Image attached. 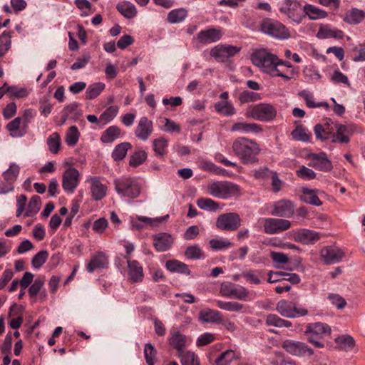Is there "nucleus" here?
Listing matches in <instances>:
<instances>
[{"label": "nucleus", "mask_w": 365, "mask_h": 365, "mask_svg": "<svg viewBox=\"0 0 365 365\" xmlns=\"http://www.w3.org/2000/svg\"><path fill=\"white\" fill-rule=\"evenodd\" d=\"M19 172V166L11 163L9 168L3 173L4 181L0 183V194H6L14 190L13 184L16 180Z\"/></svg>", "instance_id": "nucleus-14"}, {"label": "nucleus", "mask_w": 365, "mask_h": 365, "mask_svg": "<svg viewBox=\"0 0 365 365\" xmlns=\"http://www.w3.org/2000/svg\"><path fill=\"white\" fill-rule=\"evenodd\" d=\"M147 159V153L145 150H135L130 156L129 165L131 167H138L143 164Z\"/></svg>", "instance_id": "nucleus-54"}, {"label": "nucleus", "mask_w": 365, "mask_h": 365, "mask_svg": "<svg viewBox=\"0 0 365 365\" xmlns=\"http://www.w3.org/2000/svg\"><path fill=\"white\" fill-rule=\"evenodd\" d=\"M335 342L345 351L351 350L355 345L354 338L349 335H342L335 339Z\"/></svg>", "instance_id": "nucleus-50"}, {"label": "nucleus", "mask_w": 365, "mask_h": 365, "mask_svg": "<svg viewBox=\"0 0 365 365\" xmlns=\"http://www.w3.org/2000/svg\"><path fill=\"white\" fill-rule=\"evenodd\" d=\"M240 51V48L232 45H221L213 48L210 51V55L215 58L224 61L226 58L232 57Z\"/></svg>", "instance_id": "nucleus-23"}, {"label": "nucleus", "mask_w": 365, "mask_h": 365, "mask_svg": "<svg viewBox=\"0 0 365 365\" xmlns=\"http://www.w3.org/2000/svg\"><path fill=\"white\" fill-rule=\"evenodd\" d=\"M316 36L319 39L331 38L342 39L344 34L341 30L332 29L329 24H321Z\"/></svg>", "instance_id": "nucleus-26"}, {"label": "nucleus", "mask_w": 365, "mask_h": 365, "mask_svg": "<svg viewBox=\"0 0 365 365\" xmlns=\"http://www.w3.org/2000/svg\"><path fill=\"white\" fill-rule=\"evenodd\" d=\"M41 205V198L38 195L33 196L29 202L26 210V216L32 217L36 215L40 210Z\"/></svg>", "instance_id": "nucleus-44"}, {"label": "nucleus", "mask_w": 365, "mask_h": 365, "mask_svg": "<svg viewBox=\"0 0 365 365\" xmlns=\"http://www.w3.org/2000/svg\"><path fill=\"white\" fill-rule=\"evenodd\" d=\"M278 9L282 15L297 24L305 19L304 6L299 0H283L278 4Z\"/></svg>", "instance_id": "nucleus-3"}, {"label": "nucleus", "mask_w": 365, "mask_h": 365, "mask_svg": "<svg viewBox=\"0 0 365 365\" xmlns=\"http://www.w3.org/2000/svg\"><path fill=\"white\" fill-rule=\"evenodd\" d=\"M187 16V11L185 9H178L170 11L168 15V21L172 24H176L182 21Z\"/></svg>", "instance_id": "nucleus-43"}, {"label": "nucleus", "mask_w": 365, "mask_h": 365, "mask_svg": "<svg viewBox=\"0 0 365 365\" xmlns=\"http://www.w3.org/2000/svg\"><path fill=\"white\" fill-rule=\"evenodd\" d=\"M209 244L213 250H225L232 246V243L228 240L222 239H212L210 240Z\"/></svg>", "instance_id": "nucleus-62"}, {"label": "nucleus", "mask_w": 365, "mask_h": 365, "mask_svg": "<svg viewBox=\"0 0 365 365\" xmlns=\"http://www.w3.org/2000/svg\"><path fill=\"white\" fill-rule=\"evenodd\" d=\"M335 128L336 133L332 135L331 143H349L350 142V137L355 133L356 127L351 123H336Z\"/></svg>", "instance_id": "nucleus-15"}, {"label": "nucleus", "mask_w": 365, "mask_h": 365, "mask_svg": "<svg viewBox=\"0 0 365 365\" xmlns=\"http://www.w3.org/2000/svg\"><path fill=\"white\" fill-rule=\"evenodd\" d=\"M80 133L76 126L72 125L66 133V143L69 146L75 145L79 139Z\"/></svg>", "instance_id": "nucleus-57"}, {"label": "nucleus", "mask_w": 365, "mask_h": 365, "mask_svg": "<svg viewBox=\"0 0 365 365\" xmlns=\"http://www.w3.org/2000/svg\"><path fill=\"white\" fill-rule=\"evenodd\" d=\"M208 192L213 197L227 199L240 194V187L229 181H217L207 187Z\"/></svg>", "instance_id": "nucleus-6"}, {"label": "nucleus", "mask_w": 365, "mask_h": 365, "mask_svg": "<svg viewBox=\"0 0 365 365\" xmlns=\"http://www.w3.org/2000/svg\"><path fill=\"white\" fill-rule=\"evenodd\" d=\"M49 151L53 154H57L61 146L60 135L58 133H53L47 139Z\"/></svg>", "instance_id": "nucleus-53"}, {"label": "nucleus", "mask_w": 365, "mask_h": 365, "mask_svg": "<svg viewBox=\"0 0 365 365\" xmlns=\"http://www.w3.org/2000/svg\"><path fill=\"white\" fill-rule=\"evenodd\" d=\"M157 351L154 346L148 343L144 347V356L148 365H154L156 358Z\"/></svg>", "instance_id": "nucleus-59"}, {"label": "nucleus", "mask_w": 365, "mask_h": 365, "mask_svg": "<svg viewBox=\"0 0 365 365\" xmlns=\"http://www.w3.org/2000/svg\"><path fill=\"white\" fill-rule=\"evenodd\" d=\"M223 35V32L220 29L210 28L200 31L197 38L200 43L207 44L219 41Z\"/></svg>", "instance_id": "nucleus-22"}, {"label": "nucleus", "mask_w": 365, "mask_h": 365, "mask_svg": "<svg viewBox=\"0 0 365 365\" xmlns=\"http://www.w3.org/2000/svg\"><path fill=\"white\" fill-rule=\"evenodd\" d=\"M245 115L256 120L269 122L277 115L276 108L269 103H258L248 107Z\"/></svg>", "instance_id": "nucleus-5"}, {"label": "nucleus", "mask_w": 365, "mask_h": 365, "mask_svg": "<svg viewBox=\"0 0 365 365\" xmlns=\"http://www.w3.org/2000/svg\"><path fill=\"white\" fill-rule=\"evenodd\" d=\"M320 256L326 264H333L341 261L344 252L337 247L327 246L322 249Z\"/></svg>", "instance_id": "nucleus-19"}, {"label": "nucleus", "mask_w": 365, "mask_h": 365, "mask_svg": "<svg viewBox=\"0 0 365 365\" xmlns=\"http://www.w3.org/2000/svg\"><path fill=\"white\" fill-rule=\"evenodd\" d=\"M220 294L225 297L245 300L247 297L249 292L242 286L230 282H225L220 285Z\"/></svg>", "instance_id": "nucleus-12"}, {"label": "nucleus", "mask_w": 365, "mask_h": 365, "mask_svg": "<svg viewBox=\"0 0 365 365\" xmlns=\"http://www.w3.org/2000/svg\"><path fill=\"white\" fill-rule=\"evenodd\" d=\"M178 356L180 358L182 365H200L198 357L190 351L182 353V355Z\"/></svg>", "instance_id": "nucleus-56"}, {"label": "nucleus", "mask_w": 365, "mask_h": 365, "mask_svg": "<svg viewBox=\"0 0 365 365\" xmlns=\"http://www.w3.org/2000/svg\"><path fill=\"white\" fill-rule=\"evenodd\" d=\"M260 31L278 39H287L290 37V32L285 25L268 18L262 21Z\"/></svg>", "instance_id": "nucleus-8"}, {"label": "nucleus", "mask_w": 365, "mask_h": 365, "mask_svg": "<svg viewBox=\"0 0 365 365\" xmlns=\"http://www.w3.org/2000/svg\"><path fill=\"white\" fill-rule=\"evenodd\" d=\"M251 60L254 65L272 76H279L285 81L294 79L297 76V71L294 69L287 70L286 73L281 71L278 68L279 58L264 49L255 51L251 56Z\"/></svg>", "instance_id": "nucleus-1"}, {"label": "nucleus", "mask_w": 365, "mask_h": 365, "mask_svg": "<svg viewBox=\"0 0 365 365\" xmlns=\"http://www.w3.org/2000/svg\"><path fill=\"white\" fill-rule=\"evenodd\" d=\"M235 357V353L232 350H227L221 353L215 359L213 365H227Z\"/></svg>", "instance_id": "nucleus-55"}, {"label": "nucleus", "mask_w": 365, "mask_h": 365, "mask_svg": "<svg viewBox=\"0 0 365 365\" xmlns=\"http://www.w3.org/2000/svg\"><path fill=\"white\" fill-rule=\"evenodd\" d=\"M294 239L297 242L309 245L318 241L320 239V235L319 232L311 230L299 229L294 232Z\"/></svg>", "instance_id": "nucleus-25"}, {"label": "nucleus", "mask_w": 365, "mask_h": 365, "mask_svg": "<svg viewBox=\"0 0 365 365\" xmlns=\"http://www.w3.org/2000/svg\"><path fill=\"white\" fill-rule=\"evenodd\" d=\"M304 11L305 17L308 16L311 20L324 19L328 16V13L326 11L309 4H306L304 6Z\"/></svg>", "instance_id": "nucleus-34"}, {"label": "nucleus", "mask_w": 365, "mask_h": 365, "mask_svg": "<svg viewBox=\"0 0 365 365\" xmlns=\"http://www.w3.org/2000/svg\"><path fill=\"white\" fill-rule=\"evenodd\" d=\"M262 130L261 126L257 123H248L245 122H239L235 123L232 128L231 131H241L245 133H258Z\"/></svg>", "instance_id": "nucleus-36"}, {"label": "nucleus", "mask_w": 365, "mask_h": 365, "mask_svg": "<svg viewBox=\"0 0 365 365\" xmlns=\"http://www.w3.org/2000/svg\"><path fill=\"white\" fill-rule=\"evenodd\" d=\"M260 99V95L257 93L244 91L240 94L239 100L242 103L254 102Z\"/></svg>", "instance_id": "nucleus-63"}, {"label": "nucleus", "mask_w": 365, "mask_h": 365, "mask_svg": "<svg viewBox=\"0 0 365 365\" xmlns=\"http://www.w3.org/2000/svg\"><path fill=\"white\" fill-rule=\"evenodd\" d=\"M314 132L316 136V138L322 141H324L328 140L330 137L332 138V132L328 128H326L324 125H322L321 123H318L315 125L314 127Z\"/></svg>", "instance_id": "nucleus-47"}, {"label": "nucleus", "mask_w": 365, "mask_h": 365, "mask_svg": "<svg viewBox=\"0 0 365 365\" xmlns=\"http://www.w3.org/2000/svg\"><path fill=\"white\" fill-rule=\"evenodd\" d=\"M199 319L206 323H222V314L212 309H205L199 312Z\"/></svg>", "instance_id": "nucleus-30"}, {"label": "nucleus", "mask_w": 365, "mask_h": 365, "mask_svg": "<svg viewBox=\"0 0 365 365\" xmlns=\"http://www.w3.org/2000/svg\"><path fill=\"white\" fill-rule=\"evenodd\" d=\"M80 182V173L75 168H69L62 176V187L68 193H73Z\"/></svg>", "instance_id": "nucleus-17"}, {"label": "nucleus", "mask_w": 365, "mask_h": 365, "mask_svg": "<svg viewBox=\"0 0 365 365\" xmlns=\"http://www.w3.org/2000/svg\"><path fill=\"white\" fill-rule=\"evenodd\" d=\"M270 257L274 263V267L279 268L281 264H287L289 262L287 255L282 252H271Z\"/></svg>", "instance_id": "nucleus-64"}, {"label": "nucleus", "mask_w": 365, "mask_h": 365, "mask_svg": "<svg viewBox=\"0 0 365 365\" xmlns=\"http://www.w3.org/2000/svg\"><path fill=\"white\" fill-rule=\"evenodd\" d=\"M234 154L244 165H255L259 163L258 155L261 151L259 144L253 140L237 138L232 145Z\"/></svg>", "instance_id": "nucleus-2"}, {"label": "nucleus", "mask_w": 365, "mask_h": 365, "mask_svg": "<svg viewBox=\"0 0 365 365\" xmlns=\"http://www.w3.org/2000/svg\"><path fill=\"white\" fill-rule=\"evenodd\" d=\"M296 175L298 178L304 180H311L316 178L317 174L312 169L307 168L304 165L299 167L296 170Z\"/></svg>", "instance_id": "nucleus-61"}, {"label": "nucleus", "mask_w": 365, "mask_h": 365, "mask_svg": "<svg viewBox=\"0 0 365 365\" xmlns=\"http://www.w3.org/2000/svg\"><path fill=\"white\" fill-rule=\"evenodd\" d=\"M295 210L294 203L290 200L282 199L272 205L271 214L279 217H291Z\"/></svg>", "instance_id": "nucleus-16"}, {"label": "nucleus", "mask_w": 365, "mask_h": 365, "mask_svg": "<svg viewBox=\"0 0 365 365\" xmlns=\"http://www.w3.org/2000/svg\"><path fill=\"white\" fill-rule=\"evenodd\" d=\"M128 263V279L133 282H142L144 277L143 267L137 260H131L129 256H124Z\"/></svg>", "instance_id": "nucleus-21"}, {"label": "nucleus", "mask_w": 365, "mask_h": 365, "mask_svg": "<svg viewBox=\"0 0 365 365\" xmlns=\"http://www.w3.org/2000/svg\"><path fill=\"white\" fill-rule=\"evenodd\" d=\"M132 147L131 144L128 142L121 143L118 144L113 153L112 158L115 161H120L125 158L126 156L127 152Z\"/></svg>", "instance_id": "nucleus-41"}, {"label": "nucleus", "mask_w": 365, "mask_h": 365, "mask_svg": "<svg viewBox=\"0 0 365 365\" xmlns=\"http://www.w3.org/2000/svg\"><path fill=\"white\" fill-rule=\"evenodd\" d=\"M276 310L281 316L287 318L303 317L308 314L306 309L298 308L295 303L285 299H282L277 302Z\"/></svg>", "instance_id": "nucleus-10"}, {"label": "nucleus", "mask_w": 365, "mask_h": 365, "mask_svg": "<svg viewBox=\"0 0 365 365\" xmlns=\"http://www.w3.org/2000/svg\"><path fill=\"white\" fill-rule=\"evenodd\" d=\"M117 10L125 18L130 19L137 15V9L135 5L129 1H122L117 4Z\"/></svg>", "instance_id": "nucleus-38"}, {"label": "nucleus", "mask_w": 365, "mask_h": 365, "mask_svg": "<svg viewBox=\"0 0 365 365\" xmlns=\"http://www.w3.org/2000/svg\"><path fill=\"white\" fill-rule=\"evenodd\" d=\"M292 139L302 142H310L312 134L302 125H297L292 131Z\"/></svg>", "instance_id": "nucleus-40"}, {"label": "nucleus", "mask_w": 365, "mask_h": 365, "mask_svg": "<svg viewBox=\"0 0 365 365\" xmlns=\"http://www.w3.org/2000/svg\"><path fill=\"white\" fill-rule=\"evenodd\" d=\"M197 205L200 209L211 212L219 209V204L210 198H199L197 200Z\"/></svg>", "instance_id": "nucleus-51"}, {"label": "nucleus", "mask_w": 365, "mask_h": 365, "mask_svg": "<svg viewBox=\"0 0 365 365\" xmlns=\"http://www.w3.org/2000/svg\"><path fill=\"white\" fill-rule=\"evenodd\" d=\"M153 131V125L152 120L146 116L141 117L138 123L135 130L136 138L142 141H146Z\"/></svg>", "instance_id": "nucleus-20"}, {"label": "nucleus", "mask_w": 365, "mask_h": 365, "mask_svg": "<svg viewBox=\"0 0 365 365\" xmlns=\"http://www.w3.org/2000/svg\"><path fill=\"white\" fill-rule=\"evenodd\" d=\"M168 146V140L164 138L160 137L154 139L152 143V148L155 152L156 157L163 159L167 154V148Z\"/></svg>", "instance_id": "nucleus-37"}, {"label": "nucleus", "mask_w": 365, "mask_h": 365, "mask_svg": "<svg viewBox=\"0 0 365 365\" xmlns=\"http://www.w3.org/2000/svg\"><path fill=\"white\" fill-rule=\"evenodd\" d=\"M265 324L267 326H274L276 327H290L292 322L280 318L277 314H269L267 316Z\"/></svg>", "instance_id": "nucleus-42"}, {"label": "nucleus", "mask_w": 365, "mask_h": 365, "mask_svg": "<svg viewBox=\"0 0 365 365\" xmlns=\"http://www.w3.org/2000/svg\"><path fill=\"white\" fill-rule=\"evenodd\" d=\"M106 85L103 83L98 82L91 84L88 86L86 92V99H94L97 98L105 89Z\"/></svg>", "instance_id": "nucleus-45"}, {"label": "nucleus", "mask_w": 365, "mask_h": 365, "mask_svg": "<svg viewBox=\"0 0 365 365\" xmlns=\"http://www.w3.org/2000/svg\"><path fill=\"white\" fill-rule=\"evenodd\" d=\"M6 91L8 92L10 98H21L26 97L29 94L27 90L24 88H20L16 86H9L6 89Z\"/></svg>", "instance_id": "nucleus-58"}, {"label": "nucleus", "mask_w": 365, "mask_h": 365, "mask_svg": "<svg viewBox=\"0 0 365 365\" xmlns=\"http://www.w3.org/2000/svg\"><path fill=\"white\" fill-rule=\"evenodd\" d=\"M6 128L9 132L10 135L13 138L22 137L28 131L25 127H24L20 117H16L9 122L6 125Z\"/></svg>", "instance_id": "nucleus-31"}, {"label": "nucleus", "mask_w": 365, "mask_h": 365, "mask_svg": "<svg viewBox=\"0 0 365 365\" xmlns=\"http://www.w3.org/2000/svg\"><path fill=\"white\" fill-rule=\"evenodd\" d=\"M241 225V218L236 212H227L220 215L216 220L217 229L224 231L237 230Z\"/></svg>", "instance_id": "nucleus-9"}, {"label": "nucleus", "mask_w": 365, "mask_h": 365, "mask_svg": "<svg viewBox=\"0 0 365 365\" xmlns=\"http://www.w3.org/2000/svg\"><path fill=\"white\" fill-rule=\"evenodd\" d=\"M120 135V129L116 125L108 128L101 135V140L103 143H109L118 138Z\"/></svg>", "instance_id": "nucleus-39"}, {"label": "nucleus", "mask_w": 365, "mask_h": 365, "mask_svg": "<svg viewBox=\"0 0 365 365\" xmlns=\"http://www.w3.org/2000/svg\"><path fill=\"white\" fill-rule=\"evenodd\" d=\"M365 19V11L357 8H352L347 11L343 16V21L351 25L360 24Z\"/></svg>", "instance_id": "nucleus-29"}, {"label": "nucleus", "mask_w": 365, "mask_h": 365, "mask_svg": "<svg viewBox=\"0 0 365 365\" xmlns=\"http://www.w3.org/2000/svg\"><path fill=\"white\" fill-rule=\"evenodd\" d=\"M292 226L290 221L282 218L263 219L264 232L268 235H275L289 230Z\"/></svg>", "instance_id": "nucleus-13"}, {"label": "nucleus", "mask_w": 365, "mask_h": 365, "mask_svg": "<svg viewBox=\"0 0 365 365\" xmlns=\"http://www.w3.org/2000/svg\"><path fill=\"white\" fill-rule=\"evenodd\" d=\"M165 267L171 272H177L182 274L190 275V270L188 266L177 259L168 260L165 263Z\"/></svg>", "instance_id": "nucleus-35"}, {"label": "nucleus", "mask_w": 365, "mask_h": 365, "mask_svg": "<svg viewBox=\"0 0 365 365\" xmlns=\"http://www.w3.org/2000/svg\"><path fill=\"white\" fill-rule=\"evenodd\" d=\"M108 263V259L105 254L102 252H98L91 257L86 266V270L92 273L96 269L106 268Z\"/></svg>", "instance_id": "nucleus-27"}, {"label": "nucleus", "mask_w": 365, "mask_h": 365, "mask_svg": "<svg viewBox=\"0 0 365 365\" xmlns=\"http://www.w3.org/2000/svg\"><path fill=\"white\" fill-rule=\"evenodd\" d=\"M187 337L180 331H175L170 338V344L176 349L178 356L182 355L183 349L186 346Z\"/></svg>", "instance_id": "nucleus-32"}, {"label": "nucleus", "mask_w": 365, "mask_h": 365, "mask_svg": "<svg viewBox=\"0 0 365 365\" xmlns=\"http://www.w3.org/2000/svg\"><path fill=\"white\" fill-rule=\"evenodd\" d=\"M153 246L158 252H165L170 249L173 243L172 235L160 232L153 236Z\"/></svg>", "instance_id": "nucleus-24"}, {"label": "nucleus", "mask_w": 365, "mask_h": 365, "mask_svg": "<svg viewBox=\"0 0 365 365\" xmlns=\"http://www.w3.org/2000/svg\"><path fill=\"white\" fill-rule=\"evenodd\" d=\"M282 346L287 352L296 356H310L314 354L313 349L302 341L287 339L282 342Z\"/></svg>", "instance_id": "nucleus-11"}, {"label": "nucleus", "mask_w": 365, "mask_h": 365, "mask_svg": "<svg viewBox=\"0 0 365 365\" xmlns=\"http://www.w3.org/2000/svg\"><path fill=\"white\" fill-rule=\"evenodd\" d=\"M48 252L46 250H41L34 256L31 260L32 266L36 269L41 268L46 262Z\"/></svg>", "instance_id": "nucleus-60"}, {"label": "nucleus", "mask_w": 365, "mask_h": 365, "mask_svg": "<svg viewBox=\"0 0 365 365\" xmlns=\"http://www.w3.org/2000/svg\"><path fill=\"white\" fill-rule=\"evenodd\" d=\"M262 273L260 270L247 269L242 272V276L250 283L259 284L262 282L261 278H263Z\"/></svg>", "instance_id": "nucleus-46"}, {"label": "nucleus", "mask_w": 365, "mask_h": 365, "mask_svg": "<svg viewBox=\"0 0 365 365\" xmlns=\"http://www.w3.org/2000/svg\"><path fill=\"white\" fill-rule=\"evenodd\" d=\"M304 334L307 336L309 342L313 344L316 347L322 348L324 345L319 341V339L329 336L331 334V328L327 324L311 323L307 324Z\"/></svg>", "instance_id": "nucleus-7"}, {"label": "nucleus", "mask_w": 365, "mask_h": 365, "mask_svg": "<svg viewBox=\"0 0 365 365\" xmlns=\"http://www.w3.org/2000/svg\"><path fill=\"white\" fill-rule=\"evenodd\" d=\"M311 160L309 166L316 170L329 172L333 169L331 161L327 158V154L324 152L319 153H310L308 155Z\"/></svg>", "instance_id": "nucleus-18"}, {"label": "nucleus", "mask_w": 365, "mask_h": 365, "mask_svg": "<svg viewBox=\"0 0 365 365\" xmlns=\"http://www.w3.org/2000/svg\"><path fill=\"white\" fill-rule=\"evenodd\" d=\"M118 107L112 106L108 107L99 117V121L106 125L111 121L118 114Z\"/></svg>", "instance_id": "nucleus-52"}, {"label": "nucleus", "mask_w": 365, "mask_h": 365, "mask_svg": "<svg viewBox=\"0 0 365 365\" xmlns=\"http://www.w3.org/2000/svg\"><path fill=\"white\" fill-rule=\"evenodd\" d=\"M302 195L301 197L302 201L307 204L320 206L322 205V202L317 196V190L309 189L307 187L302 188Z\"/></svg>", "instance_id": "nucleus-33"}, {"label": "nucleus", "mask_w": 365, "mask_h": 365, "mask_svg": "<svg viewBox=\"0 0 365 365\" xmlns=\"http://www.w3.org/2000/svg\"><path fill=\"white\" fill-rule=\"evenodd\" d=\"M115 191L123 197L135 199L141 192V186L134 178L122 177L114 180Z\"/></svg>", "instance_id": "nucleus-4"}, {"label": "nucleus", "mask_w": 365, "mask_h": 365, "mask_svg": "<svg viewBox=\"0 0 365 365\" xmlns=\"http://www.w3.org/2000/svg\"><path fill=\"white\" fill-rule=\"evenodd\" d=\"M89 182H91L90 190L93 200H101L106 195L107 187L102 184L96 177L91 178Z\"/></svg>", "instance_id": "nucleus-28"}, {"label": "nucleus", "mask_w": 365, "mask_h": 365, "mask_svg": "<svg viewBox=\"0 0 365 365\" xmlns=\"http://www.w3.org/2000/svg\"><path fill=\"white\" fill-rule=\"evenodd\" d=\"M217 306L221 309L229 312H240L244 305L237 302H225L222 300L216 301Z\"/></svg>", "instance_id": "nucleus-49"}, {"label": "nucleus", "mask_w": 365, "mask_h": 365, "mask_svg": "<svg viewBox=\"0 0 365 365\" xmlns=\"http://www.w3.org/2000/svg\"><path fill=\"white\" fill-rule=\"evenodd\" d=\"M185 255L190 259H200L205 257V254L198 245L187 247Z\"/></svg>", "instance_id": "nucleus-48"}]
</instances>
